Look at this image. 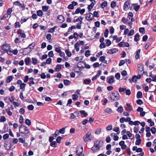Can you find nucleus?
I'll use <instances>...</instances> for the list:
<instances>
[{
    "mask_svg": "<svg viewBox=\"0 0 156 156\" xmlns=\"http://www.w3.org/2000/svg\"><path fill=\"white\" fill-rule=\"evenodd\" d=\"M103 144L102 141L96 140L94 143V146L91 148V149L94 152L98 151L100 148L101 147Z\"/></svg>",
    "mask_w": 156,
    "mask_h": 156,
    "instance_id": "1",
    "label": "nucleus"
},
{
    "mask_svg": "<svg viewBox=\"0 0 156 156\" xmlns=\"http://www.w3.org/2000/svg\"><path fill=\"white\" fill-rule=\"evenodd\" d=\"M19 131L21 133L23 134L25 136H27L29 133V131L27 127L23 125H21L19 127Z\"/></svg>",
    "mask_w": 156,
    "mask_h": 156,
    "instance_id": "2",
    "label": "nucleus"
},
{
    "mask_svg": "<svg viewBox=\"0 0 156 156\" xmlns=\"http://www.w3.org/2000/svg\"><path fill=\"white\" fill-rule=\"evenodd\" d=\"M111 99L113 101H116L120 98V95L118 91L112 92L110 95Z\"/></svg>",
    "mask_w": 156,
    "mask_h": 156,
    "instance_id": "3",
    "label": "nucleus"
},
{
    "mask_svg": "<svg viewBox=\"0 0 156 156\" xmlns=\"http://www.w3.org/2000/svg\"><path fill=\"white\" fill-rule=\"evenodd\" d=\"M91 133L90 132H88L85 134V136L83 137V139L85 142H86L89 141H91V138L90 136Z\"/></svg>",
    "mask_w": 156,
    "mask_h": 156,
    "instance_id": "4",
    "label": "nucleus"
},
{
    "mask_svg": "<svg viewBox=\"0 0 156 156\" xmlns=\"http://www.w3.org/2000/svg\"><path fill=\"white\" fill-rule=\"evenodd\" d=\"M35 45V43L33 42L31 44H30L29 46L27 48H25L23 49V51L25 52L26 50L27 49H29L27 51V53H30L33 49Z\"/></svg>",
    "mask_w": 156,
    "mask_h": 156,
    "instance_id": "5",
    "label": "nucleus"
},
{
    "mask_svg": "<svg viewBox=\"0 0 156 156\" xmlns=\"http://www.w3.org/2000/svg\"><path fill=\"white\" fill-rule=\"evenodd\" d=\"M14 5L19 6L20 8H22L23 10L25 9V5L24 4H21L18 1H16L13 2Z\"/></svg>",
    "mask_w": 156,
    "mask_h": 156,
    "instance_id": "6",
    "label": "nucleus"
},
{
    "mask_svg": "<svg viewBox=\"0 0 156 156\" xmlns=\"http://www.w3.org/2000/svg\"><path fill=\"white\" fill-rule=\"evenodd\" d=\"M78 3L76 2H72L71 4H69L68 7V8L69 9H74V6L77 5Z\"/></svg>",
    "mask_w": 156,
    "mask_h": 156,
    "instance_id": "7",
    "label": "nucleus"
},
{
    "mask_svg": "<svg viewBox=\"0 0 156 156\" xmlns=\"http://www.w3.org/2000/svg\"><path fill=\"white\" fill-rule=\"evenodd\" d=\"M17 34L20 35L22 38H25L26 37L25 34L24 33L23 31H22L21 29H19L17 31Z\"/></svg>",
    "mask_w": 156,
    "mask_h": 156,
    "instance_id": "8",
    "label": "nucleus"
},
{
    "mask_svg": "<svg viewBox=\"0 0 156 156\" xmlns=\"http://www.w3.org/2000/svg\"><path fill=\"white\" fill-rule=\"evenodd\" d=\"M131 119L129 117H127L126 118L122 117L120 119L119 121L121 123H122L124 122H128L129 121H130Z\"/></svg>",
    "mask_w": 156,
    "mask_h": 156,
    "instance_id": "9",
    "label": "nucleus"
},
{
    "mask_svg": "<svg viewBox=\"0 0 156 156\" xmlns=\"http://www.w3.org/2000/svg\"><path fill=\"white\" fill-rule=\"evenodd\" d=\"M94 17L93 14L91 13H90L87 15L86 18L88 20H91L93 19Z\"/></svg>",
    "mask_w": 156,
    "mask_h": 156,
    "instance_id": "10",
    "label": "nucleus"
},
{
    "mask_svg": "<svg viewBox=\"0 0 156 156\" xmlns=\"http://www.w3.org/2000/svg\"><path fill=\"white\" fill-rule=\"evenodd\" d=\"M129 4L130 1H127L125 2L123 5L124 9V10H126L129 9Z\"/></svg>",
    "mask_w": 156,
    "mask_h": 156,
    "instance_id": "11",
    "label": "nucleus"
},
{
    "mask_svg": "<svg viewBox=\"0 0 156 156\" xmlns=\"http://www.w3.org/2000/svg\"><path fill=\"white\" fill-rule=\"evenodd\" d=\"M2 48L4 51H6V52L9 49V48L8 45L6 44H3L2 46Z\"/></svg>",
    "mask_w": 156,
    "mask_h": 156,
    "instance_id": "12",
    "label": "nucleus"
},
{
    "mask_svg": "<svg viewBox=\"0 0 156 156\" xmlns=\"http://www.w3.org/2000/svg\"><path fill=\"white\" fill-rule=\"evenodd\" d=\"M101 74V71L99 70L98 71V72L97 74L95 76H93L92 78V80H94L98 78L99 76Z\"/></svg>",
    "mask_w": 156,
    "mask_h": 156,
    "instance_id": "13",
    "label": "nucleus"
},
{
    "mask_svg": "<svg viewBox=\"0 0 156 156\" xmlns=\"http://www.w3.org/2000/svg\"><path fill=\"white\" fill-rule=\"evenodd\" d=\"M79 150H77L76 152V154L78 156H84L83 154L82 153V152L83 151V147H82L80 149L79 152L80 153V154H79Z\"/></svg>",
    "mask_w": 156,
    "mask_h": 156,
    "instance_id": "14",
    "label": "nucleus"
},
{
    "mask_svg": "<svg viewBox=\"0 0 156 156\" xmlns=\"http://www.w3.org/2000/svg\"><path fill=\"white\" fill-rule=\"evenodd\" d=\"M118 51L116 50V49H109L107 51V53L109 54H113L116 53Z\"/></svg>",
    "mask_w": 156,
    "mask_h": 156,
    "instance_id": "15",
    "label": "nucleus"
},
{
    "mask_svg": "<svg viewBox=\"0 0 156 156\" xmlns=\"http://www.w3.org/2000/svg\"><path fill=\"white\" fill-rule=\"evenodd\" d=\"M132 6L133 7L135 10L136 11H137L140 8V6L139 5H136L135 4H133L132 5Z\"/></svg>",
    "mask_w": 156,
    "mask_h": 156,
    "instance_id": "16",
    "label": "nucleus"
},
{
    "mask_svg": "<svg viewBox=\"0 0 156 156\" xmlns=\"http://www.w3.org/2000/svg\"><path fill=\"white\" fill-rule=\"evenodd\" d=\"M140 50L138 49L136 52L135 58L136 59H138L140 57Z\"/></svg>",
    "mask_w": 156,
    "mask_h": 156,
    "instance_id": "17",
    "label": "nucleus"
},
{
    "mask_svg": "<svg viewBox=\"0 0 156 156\" xmlns=\"http://www.w3.org/2000/svg\"><path fill=\"white\" fill-rule=\"evenodd\" d=\"M107 82L110 83L111 84L113 83L114 82V77L112 76H111L110 78L108 79V80H107Z\"/></svg>",
    "mask_w": 156,
    "mask_h": 156,
    "instance_id": "18",
    "label": "nucleus"
},
{
    "mask_svg": "<svg viewBox=\"0 0 156 156\" xmlns=\"http://www.w3.org/2000/svg\"><path fill=\"white\" fill-rule=\"evenodd\" d=\"M24 61L25 62L26 65H29V63L31 61L30 58V57H27L25 58Z\"/></svg>",
    "mask_w": 156,
    "mask_h": 156,
    "instance_id": "19",
    "label": "nucleus"
},
{
    "mask_svg": "<svg viewBox=\"0 0 156 156\" xmlns=\"http://www.w3.org/2000/svg\"><path fill=\"white\" fill-rule=\"evenodd\" d=\"M136 77V76H134L132 79H129V80L130 82L132 83V82H136V79H137Z\"/></svg>",
    "mask_w": 156,
    "mask_h": 156,
    "instance_id": "20",
    "label": "nucleus"
},
{
    "mask_svg": "<svg viewBox=\"0 0 156 156\" xmlns=\"http://www.w3.org/2000/svg\"><path fill=\"white\" fill-rule=\"evenodd\" d=\"M138 67L139 72H142L143 71L144 66L143 65L141 64H140L138 65Z\"/></svg>",
    "mask_w": 156,
    "mask_h": 156,
    "instance_id": "21",
    "label": "nucleus"
},
{
    "mask_svg": "<svg viewBox=\"0 0 156 156\" xmlns=\"http://www.w3.org/2000/svg\"><path fill=\"white\" fill-rule=\"evenodd\" d=\"M80 46V44L78 42H77L75 44V49L77 51H78L79 50V48Z\"/></svg>",
    "mask_w": 156,
    "mask_h": 156,
    "instance_id": "22",
    "label": "nucleus"
},
{
    "mask_svg": "<svg viewBox=\"0 0 156 156\" xmlns=\"http://www.w3.org/2000/svg\"><path fill=\"white\" fill-rule=\"evenodd\" d=\"M139 36H140V35H139V34H136L135 35V37H134V41H138L140 39Z\"/></svg>",
    "mask_w": 156,
    "mask_h": 156,
    "instance_id": "23",
    "label": "nucleus"
},
{
    "mask_svg": "<svg viewBox=\"0 0 156 156\" xmlns=\"http://www.w3.org/2000/svg\"><path fill=\"white\" fill-rule=\"evenodd\" d=\"M91 81L90 79H86L83 80V83L86 84H88L90 83Z\"/></svg>",
    "mask_w": 156,
    "mask_h": 156,
    "instance_id": "24",
    "label": "nucleus"
},
{
    "mask_svg": "<svg viewBox=\"0 0 156 156\" xmlns=\"http://www.w3.org/2000/svg\"><path fill=\"white\" fill-rule=\"evenodd\" d=\"M142 96V93L140 91H139L138 92L136 97L137 98H141Z\"/></svg>",
    "mask_w": 156,
    "mask_h": 156,
    "instance_id": "25",
    "label": "nucleus"
},
{
    "mask_svg": "<svg viewBox=\"0 0 156 156\" xmlns=\"http://www.w3.org/2000/svg\"><path fill=\"white\" fill-rule=\"evenodd\" d=\"M64 20V18L62 15H59V23H62Z\"/></svg>",
    "mask_w": 156,
    "mask_h": 156,
    "instance_id": "26",
    "label": "nucleus"
},
{
    "mask_svg": "<svg viewBox=\"0 0 156 156\" xmlns=\"http://www.w3.org/2000/svg\"><path fill=\"white\" fill-rule=\"evenodd\" d=\"M141 140L140 138L137 139L135 142V144L136 145H139L141 142Z\"/></svg>",
    "mask_w": 156,
    "mask_h": 156,
    "instance_id": "27",
    "label": "nucleus"
},
{
    "mask_svg": "<svg viewBox=\"0 0 156 156\" xmlns=\"http://www.w3.org/2000/svg\"><path fill=\"white\" fill-rule=\"evenodd\" d=\"M113 130L115 132H117V134H119L120 133V131L119 130V127H115L113 129Z\"/></svg>",
    "mask_w": 156,
    "mask_h": 156,
    "instance_id": "28",
    "label": "nucleus"
},
{
    "mask_svg": "<svg viewBox=\"0 0 156 156\" xmlns=\"http://www.w3.org/2000/svg\"><path fill=\"white\" fill-rule=\"evenodd\" d=\"M37 15L40 16H41L43 14V12L41 10H39L37 12Z\"/></svg>",
    "mask_w": 156,
    "mask_h": 156,
    "instance_id": "29",
    "label": "nucleus"
},
{
    "mask_svg": "<svg viewBox=\"0 0 156 156\" xmlns=\"http://www.w3.org/2000/svg\"><path fill=\"white\" fill-rule=\"evenodd\" d=\"M25 123L27 125L30 126L31 125V122L28 119H27L25 121Z\"/></svg>",
    "mask_w": 156,
    "mask_h": 156,
    "instance_id": "30",
    "label": "nucleus"
},
{
    "mask_svg": "<svg viewBox=\"0 0 156 156\" xmlns=\"http://www.w3.org/2000/svg\"><path fill=\"white\" fill-rule=\"evenodd\" d=\"M105 112L106 113L110 114L112 112V110L109 108H107L105 110Z\"/></svg>",
    "mask_w": 156,
    "mask_h": 156,
    "instance_id": "31",
    "label": "nucleus"
},
{
    "mask_svg": "<svg viewBox=\"0 0 156 156\" xmlns=\"http://www.w3.org/2000/svg\"><path fill=\"white\" fill-rule=\"evenodd\" d=\"M72 96L73 99L74 101L77 100L78 98V96L76 94H73L72 95Z\"/></svg>",
    "mask_w": 156,
    "mask_h": 156,
    "instance_id": "32",
    "label": "nucleus"
},
{
    "mask_svg": "<svg viewBox=\"0 0 156 156\" xmlns=\"http://www.w3.org/2000/svg\"><path fill=\"white\" fill-rule=\"evenodd\" d=\"M6 112L9 116H11L12 115V112L10 111L9 108L6 110Z\"/></svg>",
    "mask_w": 156,
    "mask_h": 156,
    "instance_id": "33",
    "label": "nucleus"
},
{
    "mask_svg": "<svg viewBox=\"0 0 156 156\" xmlns=\"http://www.w3.org/2000/svg\"><path fill=\"white\" fill-rule=\"evenodd\" d=\"M107 5V1H105L102 2L101 4V7L102 8H104L105 7H106Z\"/></svg>",
    "mask_w": 156,
    "mask_h": 156,
    "instance_id": "34",
    "label": "nucleus"
},
{
    "mask_svg": "<svg viewBox=\"0 0 156 156\" xmlns=\"http://www.w3.org/2000/svg\"><path fill=\"white\" fill-rule=\"evenodd\" d=\"M147 121L148 123H150V126H152L154 125V122L152 121L151 119H148Z\"/></svg>",
    "mask_w": 156,
    "mask_h": 156,
    "instance_id": "35",
    "label": "nucleus"
},
{
    "mask_svg": "<svg viewBox=\"0 0 156 156\" xmlns=\"http://www.w3.org/2000/svg\"><path fill=\"white\" fill-rule=\"evenodd\" d=\"M42 9L44 12H46L47 11L48 9V7L46 6H42Z\"/></svg>",
    "mask_w": 156,
    "mask_h": 156,
    "instance_id": "36",
    "label": "nucleus"
},
{
    "mask_svg": "<svg viewBox=\"0 0 156 156\" xmlns=\"http://www.w3.org/2000/svg\"><path fill=\"white\" fill-rule=\"evenodd\" d=\"M12 76H8L6 80V81L7 83H9L12 80Z\"/></svg>",
    "mask_w": 156,
    "mask_h": 156,
    "instance_id": "37",
    "label": "nucleus"
},
{
    "mask_svg": "<svg viewBox=\"0 0 156 156\" xmlns=\"http://www.w3.org/2000/svg\"><path fill=\"white\" fill-rule=\"evenodd\" d=\"M34 107L33 105H30L27 106V108L30 110H33L34 109Z\"/></svg>",
    "mask_w": 156,
    "mask_h": 156,
    "instance_id": "38",
    "label": "nucleus"
},
{
    "mask_svg": "<svg viewBox=\"0 0 156 156\" xmlns=\"http://www.w3.org/2000/svg\"><path fill=\"white\" fill-rule=\"evenodd\" d=\"M134 31L133 30H131L128 34V36H129L133 35L134 34Z\"/></svg>",
    "mask_w": 156,
    "mask_h": 156,
    "instance_id": "39",
    "label": "nucleus"
},
{
    "mask_svg": "<svg viewBox=\"0 0 156 156\" xmlns=\"http://www.w3.org/2000/svg\"><path fill=\"white\" fill-rule=\"evenodd\" d=\"M65 52L66 53L68 57H70L72 55L71 53V52H70L69 51V50H66L65 51Z\"/></svg>",
    "mask_w": 156,
    "mask_h": 156,
    "instance_id": "40",
    "label": "nucleus"
},
{
    "mask_svg": "<svg viewBox=\"0 0 156 156\" xmlns=\"http://www.w3.org/2000/svg\"><path fill=\"white\" fill-rule=\"evenodd\" d=\"M69 81L67 80H64V84L66 86L69 85Z\"/></svg>",
    "mask_w": 156,
    "mask_h": 156,
    "instance_id": "41",
    "label": "nucleus"
},
{
    "mask_svg": "<svg viewBox=\"0 0 156 156\" xmlns=\"http://www.w3.org/2000/svg\"><path fill=\"white\" fill-rule=\"evenodd\" d=\"M2 131L3 133H5L8 132V128H7L6 125H5Z\"/></svg>",
    "mask_w": 156,
    "mask_h": 156,
    "instance_id": "42",
    "label": "nucleus"
},
{
    "mask_svg": "<svg viewBox=\"0 0 156 156\" xmlns=\"http://www.w3.org/2000/svg\"><path fill=\"white\" fill-rule=\"evenodd\" d=\"M32 63L33 64L35 65L37 62V59L36 58H32Z\"/></svg>",
    "mask_w": 156,
    "mask_h": 156,
    "instance_id": "43",
    "label": "nucleus"
},
{
    "mask_svg": "<svg viewBox=\"0 0 156 156\" xmlns=\"http://www.w3.org/2000/svg\"><path fill=\"white\" fill-rule=\"evenodd\" d=\"M80 114H81L82 115H84L86 117L87 116L88 114H87L86 113L84 110H82L80 112Z\"/></svg>",
    "mask_w": 156,
    "mask_h": 156,
    "instance_id": "44",
    "label": "nucleus"
},
{
    "mask_svg": "<svg viewBox=\"0 0 156 156\" xmlns=\"http://www.w3.org/2000/svg\"><path fill=\"white\" fill-rule=\"evenodd\" d=\"M51 58H48L46 60V61L45 62L46 63V64H50L51 63Z\"/></svg>",
    "mask_w": 156,
    "mask_h": 156,
    "instance_id": "45",
    "label": "nucleus"
},
{
    "mask_svg": "<svg viewBox=\"0 0 156 156\" xmlns=\"http://www.w3.org/2000/svg\"><path fill=\"white\" fill-rule=\"evenodd\" d=\"M12 50H11L9 48V49L8 50V51H6L7 54L9 55H12L13 54L12 52Z\"/></svg>",
    "mask_w": 156,
    "mask_h": 156,
    "instance_id": "46",
    "label": "nucleus"
},
{
    "mask_svg": "<svg viewBox=\"0 0 156 156\" xmlns=\"http://www.w3.org/2000/svg\"><path fill=\"white\" fill-rule=\"evenodd\" d=\"M123 111V108L121 106L119 107L117 109V111L119 113H122Z\"/></svg>",
    "mask_w": 156,
    "mask_h": 156,
    "instance_id": "47",
    "label": "nucleus"
},
{
    "mask_svg": "<svg viewBox=\"0 0 156 156\" xmlns=\"http://www.w3.org/2000/svg\"><path fill=\"white\" fill-rule=\"evenodd\" d=\"M0 121L1 122H3L6 121V118L4 116H2L1 117Z\"/></svg>",
    "mask_w": 156,
    "mask_h": 156,
    "instance_id": "48",
    "label": "nucleus"
},
{
    "mask_svg": "<svg viewBox=\"0 0 156 156\" xmlns=\"http://www.w3.org/2000/svg\"><path fill=\"white\" fill-rule=\"evenodd\" d=\"M12 104L14 105L15 107L16 108L17 107H18L20 106V104L16 101H14L12 102Z\"/></svg>",
    "mask_w": 156,
    "mask_h": 156,
    "instance_id": "49",
    "label": "nucleus"
},
{
    "mask_svg": "<svg viewBox=\"0 0 156 156\" xmlns=\"http://www.w3.org/2000/svg\"><path fill=\"white\" fill-rule=\"evenodd\" d=\"M26 86V84L24 83H21L20 86V89H23Z\"/></svg>",
    "mask_w": 156,
    "mask_h": 156,
    "instance_id": "50",
    "label": "nucleus"
},
{
    "mask_svg": "<svg viewBox=\"0 0 156 156\" xmlns=\"http://www.w3.org/2000/svg\"><path fill=\"white\" fill-rule=\"evenodd\" d=\"M85 55L86 57H88L90 55V51L88 50L86 51L85 52Z\"/></svg>",
    "mask_w": 156,
    "mask_h": 156,
    "instance_id": "51",
    "label": "nucleus"
},
{
    "mask_svg": "<svg viewBox=\"0 0 156 156\" xmlns=\"http://www.w3.org/2000/svg\"><path fill=\"white\" fill-rule=\"evenodd\" d=\"M112 125H110L107 126L106 128V129L108 130H110L112 129Z\"/></svg>",
    "mask_w": 156,
    "mask_h": 156,
    "instance_id": "52",
    "label": "nucleus"
},
{
    "mask_svg": "<svg viewBox=\"0 0 156 156\" xmlns=\"http://www.w3.org/2000/svg\"><path fill=\"white\" fill-rule=\"evenodd\" d=\"M21 26L19 22H16L15 24V28L20 27Z\"/></svg>",
    "mask_w": 156,
    "mask_h": 156,
    "instance_id": "53",
    "label": "nucleus"
},
{
    "mask_svg": "<svg viewBox=\"0 0 156 156\" xmlns=\"http://www.w3.org/2000/svg\"><path fill=\"white\" fill-rule=\"evenodd\" d=\"M9 137V135L8 133H6L3 136V139L4 140H6Z\"/></svg>",
    "mask_w": 156,
    "mask_h": 156,
    "instance_id": "54",
    "label": "nucleus"
},
{
    "mask_svg": "<svg viewBox=\"0 0 156 156\" xmlns=\"http://www.w3.org/2000/svg\"><path fill=\"white\" fill-rule=\"evenodd\" d=\"M137 103L139 105H141L143 103V102L142 101L141 99H138L136 101Z\"/></svg>",
    "mask_w": 156,
    "mask_h": 156,
    "instance_id": "55",
    "label": "nucleus"
},
{
    "mask_svg": "<svg viewBox=\"0 0 156 156\" xmlns=\"http://www.w3.org/2000/svg\"><path fill=\"white\" fill-rule=\"evenodd\" d=\"M140 32L142 34H143L145 32V29L144 28L140 27L139 29Z\"/></svg>",
    "mask_w": 156,
    "mask_h": 156,
    "instance_id": "56",
    "label": "nucleus"
},
{
    "mask_svg": "<svg viewBox=\"0 0 156 156\" xmlns=\"http://www.w3.org/2000/svg\"><path fill=\"white\" fill-rule=\"evenodd\" d=\"M65 127H63L61 129L59 130V133H60L62 134H63L65 133Z\"/></svg>",
    "mask_w": 156,
    "mask_h": 156,
    "instance_id": "57",
    "label": "nucleus"
},
{
    "mask_svg": "<svg viewBox=\"0 0 156 156\" xmlns=\"http://www.w3.org/2000/svg\"><path fill=\"white\" fill-rule=\"evenodd\" d=\"M94 6V4L93 3H91L90 5L88 6V9L89 10H91Z\"/></svg>",
    "mask_w": 156,
    "mask_h": 156,
    "instance_id": "58",
    "label": "nucleus"
},
{
    "mask_svg": "<svg viewBox=\"0 0 156 156\" xmlns=\"http://www.w3.org/2000/svg\"><path fill=\"white\" fill-rule=\"evenodd\" d=\"M116 5V3L115 2L112 1L111 4V6L112 8H114Z\"/></svg>",
    "mask_w": 156,
    "mask_h": 156,
    "instance_id": "59",
    "label": "nucleus"
},
{
    "mask_svg": "<svg viewBox=\"0 0 156 156\" xmlns=\"http://www.w3.org/2000/svg\"><path fill=\"white\" fill-rule=\"evenodd\" d=\"M139 129L138 126H135L134 128V131L135 133H137Z\"/></svg>",
    "mask_w": 156,
    "mask_h": 156,
    "instance_id": "60",
    "label": "nucleus"
},
{
    "mask_svg": "<svg viewBox=\"0 0 156 156\" xmlns=\"http://www.w3.org/2000/svg\"><path fill=\"white\" fill-rule=\"evenodd\" d=\"M125 63V61L123 60H121L119 64V66H121L124 64Z\"/></svg>",
    "mask_w": 156,
    "mask_h": 156,
    "instance_id": "61",
    "label": "nucleus"
},
{
    "mask_svg": "<svg viewBox=\"0 0 156 156\" xmlns=\"http://www.w3.org/2000/svg\"><path fill=\"white\" fill-rule=\"evenodd\" d=\"M151 130L152 133L154 134L156 132V129L154 127H153L151 128Z\"/></svg>",
    "mask_w": 156,
    "mask_h": 156,
    "instance_id": "62",
    "label": "nucleus"
},
{
    "mask_svg": "<svg viewBox=\"0 0 156 156\" xmlns=\"http://www.w3.org/2000/svg\"><path fill=\"white\" fill-rule=\"evenodd\" d=\"M48 56L50 57H53L54 56L53 52L52 51H51L48 53Z\"/></svg>",
    "mask_w": 156,
    "mask_h": 156,
    "instance_id": "63",
    "label": "nucleus"
},
{
    "mask_svg": "<svg viewBox=\"0 0 156 156\" xmlns=\"http://www.w3.org/2000/svg\"><path fill=\"white\" fill-rule=\"evenodd\" d=\"M25 109L23 108H21L20 109L19 112L21 114H23L25 113Z\"/></svg>",
    "mask_w": 156,
    "mask_h": 156,
    "instance_id": "64",
    "label": "nucleus"
}]
</instances>
